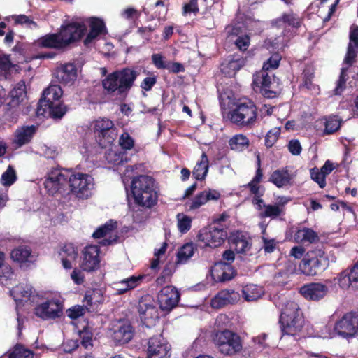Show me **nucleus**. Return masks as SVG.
<instances>
[{
	"label": "nucleus",
	"instance_id": "obj_1",
	"mask_svg": "<svg viewBox=\"0 0 358 358\" xmlns=\"http://www.w3.org/2000/svg\"><path fill=\"white\" fill-rule=\"evenodd\" d=\"M87 31L84 22H71L61 26L57 33L47 34L36 41L40 48L64 50L80 41Z\"/></svg>",
	"mask_w": 358,
	"mask_h": 358
},
{
	"label": "nucleus",
	"instance_id": "obj_2",
	"mask_svg": "<svg viewBox=\"0 0 358 358\" xmlns=\"http://www.w3.org/2000/svg\"><path fill=\"white\" fill-rule=\"evenodd\" d=\"M131 191L134 203L144 209H150L158 203L160 189L157 180L148 175L132 178Z\"/></svg>",
	"mask_w": 358,
	"mask_h": 358
},
{
	"label": "nucleus",
	"instance_id": "obj_3",
	"mask_svg": "<svg viewBox=\"0 0 358 358\" xmlns=\"http://www.w3.org/2000/svg\"><path fill=\"white\" fill-rule=\"evenodd\" d=\"M138 76V73L131 68L125 67L116 70L108 73L102 80V87L106 94L117 96L124 100L134 85Z\"/></svg>",
	"mask_w": 358,
	"mask_h": 358
},
{
	"label": "nucleus",
	"instance_id": "obj_4",
	"mask_svg": "<svg viewBox=\"0 0 358 358\" xmlns=\"http://www.w3.org/2000/svg\"><path fill=\"white\" fill-rule=\"evenodd\" d=\"M62 93V90L58 85L47 87L38 103L37 115H48L52 118H62L67 111V107L60 100Z\"/></svg>",
	"mask_w": 358,
	"mask_h": 358
},
{
	"label": "nucleus",
	"instance_id": "obj_5",
	"mask_svg": "<svg viewBox=\"0 0 358 358\" xmlns=\"http://www.w3.org/2000/svg\"><path fill=\"white\" fill-rule=\"evenodd\" d=\"M228 116L233 124L251 128L257 122L258 108L250 99H238L232 103Z\"/></svg>",
	"mask_w": 358,
	"mask_h": 358
},
{
	"label": "nucleus",
	"instance_id": "obj_6",
	"mask_svg": "<svg viewBox=\"0 0 358 358\" xmlns=\"http://www.w3.org/2000/svg\"><path fill=\"white\" fill-rule=\"evenodd\" d=\"M66 186L70 193L81 199H87L90 196L94 185V178L91 175L66 169Z\"/></svg>",
	"mask_w": 358,
	"mask_h": 358
},
{
	"label": "nucleus",
	"instance_id": "obj_7",
	"mask_svg": "<svg viewBox=\"0 0 358 358\" xmlns=\"http://www.w3.org/2000/svg\"><path fill=\"white\" fill-rule=\"evenodd\" d=\"M91 130L96 142L102 148L111 146L117 136L114 122L106 117H99L93 121Z\"/></svg>",
	"mask_w": 358,
	"mask_h": 358
},
{
	"label": "nucleus",
	"instance_id": "obj_8",
	"mask_svg": "<svg viewBox=\"0 0 358 358\" xmlns=\"http://www.w3.org/2000/svg\"><path fill=\"white\" fill-rule=\"evenodd\" d=\"M329 265V259L323 248H315L308 250L299 264L301 272L313 276L324 271Z\"/></svg>",
	"mask_w": 358,
	"mask_h": 358
},
{
	"label": "nucleus",
	"instance_id": "obj_9",
	"mask_svg": "<svg viewBox=\"0 0 358 358\" xmlns=\"http://www.w3.org/2000/svg\"><path fill=\"white\" fill-rule=\"evenodd\" d=\"M213 340L219 351L224 355H235L243 348L240 336L229 330L217 332Z\"/></svg>",
	"mask_w": 358,
	"mask_h": 358
},
{
	"label": "nucleus",
	"instance_id": "obj_10",
	"mask_svg": "<svg viewBox=\"0 0 358 358\" xmlns=\"http://www.w3.org/2000/svg\"><path fill=\"white\" fill-rule=\"evenodd\" d=\"M274 75L269 71L260 70L253 75L252 88L256 92L261 94L264 98L273 99L276 97Z\"/></svg>",
	"mask_w": 358,
	"mask_h": 358
},
{
	"label": "nucleus",
	"instance_id": "obj_11",
	"mask_svg": "<svg viewBox=\"0 0 358 358\" xmlns=\"http://www.w3.org/2000/svg\"><path fill=\"white\" fill-rule=\"evenodd\" d=\"M227 237V229L223 227L210 224L200 229L196 236L197 241L203 244V247L215 248L222 245Z\"/></svg>",
	"mask_w": 358,
	"mask_h": 358
},
{
	"label": "nucleus",
	"instance_id": "obj_12",
	"mask_svg": "<svg viewBox=\"0 0 358 358\" xmlns=\"http://www.w3.org/2000/svg\"><path fill=\"white\" fill-rule=\"evenodd\" d=\"M101 249L97 245H87L81 251L80 268L86 272H94L101 265Z\"/></svg>",
	"mask_w": 358,
	"mask_h": 358
},
{
	"label": "nucleus",
	"instance_id": "obj_13",
	"mask_svg": "<svg viewBox=\"0 0 358 358\" xmlns=\"http://www.w3.org/2000/svg\"><path fill=\"white\" fill-rule=\"evenodd\" d=\"M336 332L343 338H352L358 334V313L351 311L345 313L335 324Z\"/></svg>",
	"mask_w": 358,
	"mask_h": 358
},
{
	"label": "nucleus",
	"instance_id": "obj_14",
	"mask_svg": "<svg viewBox=\"0 0 358 358\" xmlns=\"http://www.w3.org/2000/svg\"><path fill=\"white\" fill-rule=\"evenodd\" d=\"M66 169H52L47 174L43 185L48 194L54 196L57 193H64L66 186Z\"/></svg>",
	"mask_w": 358,
	"mask_h": 358
},
{
	"label": "nucleus",
	"instance_id": "obj_15",
	"mask_svg": "<svg viewBox=\"0 0 358 358\" xmlns=\"http://www.w3.org/2000/svg\"><path fill=\"white\" fill-rule=\"evenodd\" d=\"M63 305L59 299H50L34 308V314L43 320H54L62 314Z\"/></svg>",
	"mask_w": 358,
	"mask_h": 358
},
{
	"label": "nucleus",
	"instance_id": "obj_16",
	"mask_svg": "<svg viewBox=\"0 0 358 358\" xmlns=\"http://www.w3.org/2000/svg\"><path fill=\"white\" fill-rule=\"evenodd\" d=\"M327 282L331 284L332 289H337L336 285L342 289H347L351 287L358 290V261L351 268L350 271H344L338 276Z\"/></svg>",
	"mask_w": 358,
	"mask_h": 358
},
{
	"label": "nucleus",
	"instance_id": "obj_17",
	"mask_svg": "<svg viewBox=\"0 0 358 358\" xmlns=\"http://www.w3.org/2000/svg\"><path fill=\"white\" fill-rule=\"evenodd\" d=\"M170 345L162 334L150 337L148 341L147 358H169Z\"/></svg>",
	"mask_w": 358,
	"mask_h": 358
},
{
	"label": "nucleus",
	"instance_id": "obj_18",
	"mask_svg": "<svg viewBox=\"0 0 358 358\" xmlns=\"http://www.w3.org/2000/svg\"><path fill=\"white\" fill-rule=\"evenodd\" d=\"M147 297L141 299L138 305V313L143 325L148 328L154 327L159 320V312L155 306L145 303Z\"/></svg>",
	"mask_w": 358,
	"mask_h": 358
},
{
	"label": "nucleus",
	"instance_id": "obj_19",
	"mask_svg": "<svg viewBox=\"0 0 358 358\" xmlns=\"http://www.w3.org/2000/svg\"><path fill=\"white\" fill-rule=\"evenodd\" d=\"M303 322L302 313H296V315H289L286 318L280 317L279 320L282 333L287 335H294L301 331Z\"/></svg>",
	"mask_w": 358,
	"mask_h": 358
},
{
	"label": "nucleus",
	"instance_id": "obj_20",
	"mask_svg": "<svg viewBox=\"0 0 358 358\" xmlns=\"http://www.w3.org/2000/svg\"><path fill=\"white\" fill-rule=\"evenodd\" d=\"M223 259L228 262H221L217 266H219L220 271L217 269V278L222 282L228 281L233 278L235 270L231 265V263L234 262L235 258L234 252L231 250H227L223 252Z\"/></svg>",
	"mask_w": 358,
	"mask_h": 358
},
{
	"label": "nucleus",
	"instance_id": "obj_21",
	"mask_svg": "<svg viewBox=\"0 0 358 358\" xmlns=\"http://www.w3.org/2000/svg\"><path fill=\"white\" fill-rule=\"evenodd\" d=\"M246 60V57L234 54L230 59L221 64L220 71L225 77L232 78L245 65Z\"/></svg>",
	"mask_w": 358,
	"mask_h": 358
},
{
	"label": "nucleus",
	"instance_id": "obj_22",
	"mask_svg": "<svg viewBox=\"0 0 358 358\" xmlns=\"http://www.w3.org/2000/svg\"><path fill=\"white\" fill-rule=\"evenodd\" d=\"M303 18L299 17L292 10L289 13H283L280 17L273 19L271 22L273 27L281 29L286 26L294 29H299L301 27Z\"/></svg>",
	"mask_w": 358,
	"mask_h": 358
},
{
	"label": "nucleus",
	"instance_id": "obj_23",
	"mask_svg": "<svg viewBox=\"0 0 358 358\" xmlns=\"http://www.w3.org/2000/svg\"><path fill=\"white\" fill-rule=\"evenodd\" d=\"M57 252L62 266L65 269H71L72 262L76 261L78 256L77 247L72 243H65L60 246Z\"/></svg>",
	"mask_w": 358,
	"mask_h": 358
},
{
	"label": "nucleus",
	"instance_id": "obj_24",
	"mask_svg": "<svg viewBox=\"0 0 358 358\" xmlns=\"http://www.w3.org/2000/svg\"><path fill=\"white\" fill-rule=\"evenodd\" d=\"M89 25L90 31L83 41L85 46L90 45L98 36L107 34L106 24L100 18L95 17L90 18Z\"/></svg>",
	"mask_w": 358,
	"mask_h": 358
},
{
	"label": "nucleus",
	"instance_id": "obj_25",
	"mask_svg": "<svg viewBox=\"0 0 358 358\" xmlns=\"http://www.w3.org/2000/svg\"><path fill=\"white\" fill-rule=\"evenodd\" d=\"M55 77L61 84L71 85L76 80L77 69L73 64H65L56 69Z\"/></svg>",
	"mask_w": 358,
	"mask_h": 358
},
{
	"label": "nucleus",
	"instance_id": "obj_26",
	"mask_svg": "<svg viewBox=\"0 0 358 358\" xmlns=\"http://www.w3.org/2000/svg\"><path fill=\"white\" fill-rule=\"evenodd\" d=\"M134 331L131 325L124 322L120 323L113 329V338L117 344H124L132 338Z\"/></svg>",
	"mask_w": 358,
	"mask_h": 358
},
{
	"label": "nucleus",
	"instance_id": "obj_27",
	"mask_svg": "<svg viewBox=\"0 0 358 358\" xmlns=\"http://www.w3.org/2000/svg\"><path fill=\"white\" fill-rule=\"evenodd\" d=\"M230 243L234 245L235 251L238 254L246 253L250 250L252 245L248 236L238 231L231 234Z\"/></svg>",
	"mask_w": 358,
	"mask_h": 358
},
{
	"label": "nucleus",
	"instance_id": "obj_28",
	"mask_svg": "<svg viewBox=\"0 0 358 358\" xmlns=\"http://www.w3.org/2000/svg\"><path fill=\"white\" fill-rule=\"evenodd\" d=\"M294 242L297 243L315 244L320 242L318 234L311 228L303 227L297 229L294 234Z\"/></svg>",
	"mask_w": 358,
	"mask_h": 358
},
{
	"label": "nucleus",
	"instance_id": "obj_29",
	"mask_svg": "<svg viewBox=\"0 0 358 358\" xmlns=\"http://www.w3.org/2000/svg\"><path fill=\"white\" fill-rule=\"evenodd\" d=\"M292 180V177L289 172L287 166L275 170L271 174L268 179L270 182L278 188L291 185Z\"/></svg>",
	"mask_w": 358,
	"mask_h": 358
},
{
	"label": "nucleus",
	"instance_id": "obj_30",
	"mask_svg": "<svg viewBox=\"0 0 358 358\" xmlns=\"http://www.w3.org/2000/svg\"><path fill=\"white\" fill-rule=\"evenodd\" d=\"M284 294L278 295V294L273 296V301L276 306H282V311L280 317L285 318L288 317L289 315H296V313H302L299 306L294 301H287L286 303L282 304V301L284 299Z\"/></svg>",
	"mask_w": 358,
	"mask_h": 358
},
{
	"label": "nucleus",
	"instance_id": "obj_31",
	"mask_svg": "<svg viewBox=\"0 0 358 358\" xmlns=\"http://www.w3.org/2000/svg\"><path fill=\"white\" fill-rule=\"evenodd\" d=\"M11 258L15 261L22 264H27L34 262V257L31 254V250L26 245H20L11 251Z\"/></svg>",
	"mask_w": 358,
	"mask_h": 358
},
{
	"label": "nucleus",
	"instance_id": "obj_32",
	"mask_svg": "<svg viewBox=\"0 0 358 358\" xmlns=\"http://www.w3.org/2000/svg\"><path fill=\"white\" fill-rule=\"evenodd\" d=\"M179 298L180 292H159L157 295L159 306L164 310H169L174 308Z\"/></svg>",
	"mask_w": 358,
	"mask_h": 358
},
{
	"label": "nucleus",
	"instance_id": "obj_33",
	"mask_svg": "<svg viewBox=\"0 0 358 358\" xmlns=\"http://www.w3.org/2000/svg\"><path fill=\"white\" fill-rule=\"evenodd\" d=\"M238 292H217L211 299V306L213 308H221L228 304L236 302L238 299Z\"/></svg>",
	"mask_w": 358,
	"mask_h": 358
},
{
	"label": "nucleus",
	"instance_id": "obj_34",
	"mask_svg": "<svg viewBox=\"0 0 358 358\" xmlns=\"http://www.w3.org/2000/svg\"><path fill=\"white\" fill-rule=\"evenodd\" d=\"M209 169V160L206 152H203L201 159L196 162L192 171V176L199 181L204 180Z\"/></svg>",
	"mask_w": 358,
	"mask_h": 358
},
{
	"label": "nucleus",
	"instance_id": "obj_35",
	"mask_svg": "<svg viewBox=\"0 0 358 358\" xmlns=\"http://www.w3.org/2000/svg\"><path fill=\"white\" fill-rule=\"evenodd\" d=\"M36 132V127L34 125L24 126L16 131L14 142L17 146L21 147L31 141Z\"/></svg>",
	"mask_w": 358,
	"mask_h": 358
},
{
	"label": "nucleus",
	"instance_id": "obj_36",
	"mask_svg": "<svg viewBox=\"0 0 358 358\" xmlns=\"http://www.w3.org/2000/svg\"><path fill=\"white\" fill-rule=\"evenodd\" d=\"M244 187L248 188L250 194L253 195L252 203L257 205L259 209L264 208V200L262 199V196L264 194V187L260 183L251 182H248Z\"/></svg>",
	"mask_w": 358,
	"mask_h": 358
},
{
	"label": "nucleus",
	"instance_id": "obj_37",
	"mask_svg": "<svg viewBox=\"0 0 358 358\" xmlns=\"http://www.w3.org/2000/svg\"><path fill=\"white\" fill-rule=\"evenodd\" d=\"M229 145L231 150L236 152H242L249 147L250 140L244 134H236L229 139Z\"/></svg>",
	"mask_w": 358,
	"mask_h": 358
},
{
	"label": "nucleus",
	"instance_id": "obj_38",
	"mask_svg": "<svg viewBox=\"0 0 358 358\" xmlns=\"http://www.w3.org/2000/svg\"><path fill=\"white\" fill-rule=\"evenodd\" d=\"M315 71L311 67H306L303 71V83L300 87H304L308 91L317 92L320 88L313 83Z\"/></svg>",
	"mask_w": 358,
	"mask_h": 358
},
{
	"label": "nucleus",
	"instance_id": "obj_39",
	"mask_svg": "<svg viewBox=\"0 0 358 358\" xmlns=\"http://www.w3.org/2000/svg\"><path fill=\"white\" fill-rule=\"evenodd\" d=\"M11 100L9 103L10 106H18L20 103L23 102L24 99L27 96L26 86L24 84H18L11 92H10Z\"/></svg>",
	"mask_w": 358,
	"mask_h": 358
},
{
	"label": "nucleus",
	"instance_id": "obj_40",
	"mask_svg": "<svg viewBox=\"0 0 358 358\" xmlns=\"http://www.w3.org/2000/svg\"><path fill=\"white\" fill-rule=\"evenodd\" d=\"M264 210L261 212L259 216L261 218L270 217L275 219L278 216L284 214V207L278 203L271 205H264Z\"/></svg>",
	"mask_w": 358,
	"mask_h": 358
},
{
	"label": "nucleus",
	"instance_id": "obj_41",
	"mask_svg": "<svg viewBox=\"0 0 358 358\" xmlns=\"http://www.w3.org/2000/svg\"><path fill=\"white\" fill-rule=\"evenodd\" d=\"M16 303L17 306H24L26 303H34L35 298L38 296L37 292H10Z\"/></svg>",
	"mask_w": 358,
	"mask_h": 358
},
{
	"label": "nucleus",
	"instance_id": "obj_42",
	"mask_svg": "<svg viewBox=\"0 0 358 358\" xmlns=\"http://www.w3.org/2000/svg\"><path fill=\"white\" fill-rule=\"evenodd\" d=\"M117 227V222L113 220H109L104 224L99 227L92 234L94 239L104 238Z\"/></svg>",
	"mask_w": 358,
	"mask_h": 358
},
{
	"label": "nucleus",
	"instance_id": "obj_43",
	"mask_svg": "<svg viewBox=\"0 0 358 358\" xmlns=\"http://www.w3.org/2000/svg\"><path fill=\"white\" fill-rule=\"evenodd\" d=\"M145 275H139L138 276L132 275L129 278L122 280L120 283L125 285L126 287L119 289L117 291H130L139 286L143 280L146 278Z\"/></svg>",
	"mask_w": 358,
	"mask_h": 358
},
{
	"label": "nucleus",
	"instance_id": "obj_44",
	"mask_svg": "<svg viewBox=\"0 0 358 358\" xmlns=\"http://www.w3.org/2000/svg\"><path fill=\"white\" fill-rule=\"evenodd\" d=\"M17 179L15 168L12 165H9L7 169L1 175L0 181L5 187H10L15 182Z\"/></svg>",
	"mask_w": 358,
	"mask_h": 358
},
{
	"label": "nucleus",
	"instance_id": "obj_45",
	"mask_svg": "<svg viewBox=\"0 0 358 358\" xmlns=\"http://www.w3.org/2000/svg\"><path fill=\"white\" fill-rule=\"evenodd\" d=\"M341 125V120L337 115L329 116L326 119L324 133L325 134H332L340 129Z\"/></svg>",
	"mask_w": 358,
	"mask_h": 358
},
{
	"label": "nucleus",
	"instance_id": "obj_46",
	"mask_svg": "<svg viewBox=\"0 0 358 358\" xmlns=\"http://www.w3.org/2000/svg\"><path fill=\"white\" fill-rule=\"evenodd\" d=\"M153 13L152 19L164 20L168 12V7L165 5L164 1L158 0L152 8Z\"/></svg>",
	"mask_w": 358,
	"mask_h": 358
},
{
	"label": "nucleus",
	"instance_id": "obj_47",
	"mask_svg": "<svg viewBox=\"0 0 358 358\" xmlns=\"http://www.w3.org/2000/svg\"><path fill=\"white\" fill-rule=\"evenodd\" d=\"M264 46L267 49L280 50L287 46V43L284 41L283 36H279L266 38L264 42Z\"/></svg>",
	"mask_w": 358,
	"mask_h": 358
},
{
	"label": "nucleus",
	"instance_id": "obj_48",
	"mask_svg": "<svg viewBox=\"0 0 358 358\" xmlns=\"http://www.w3.org/2000/svg\"><path fill=\"white\" fill-rule=\"evenodd\" d=\"M84 301H85L87 306L90 308V311L94 310V306L103 301V295L102 292H91L90 294L85 296Z\"/></svg>",
	"mask_w": 358,
	"mask_h": 358
},
{
	"label": "nucleus",
	"instance_id": "obj_49",
	"mask_svg": "<svg viewBox=\"0 0 358 358\" xmlns=\"http://www.w3.org/2000/svg\"><path fill=\"white\" fill-rule=\"evenodd\" d=\"M348 67H343L338 80L336 82V87L334 90L336 95H340L344 91L346 87V81L348 78Z\"/></svg>",
	"mask_w": 358,
	"mask_h": 358
},
{
	"label": "nucleus",
	"instance_id": "obj_50",
	"mask_svg": "<svg viewBox=\"0 0 358 358\" xmlns=\"http://www.w3.org/2000/svg\"><path fill=\"white\" fill-rule=\"evenodd\" d=\"M194 255V245L192 243H186L179 250L177 258L179 262L182 263Z\"/></svg>",
	"mask_w": 358,
	"mask_h": 358
},
{
	"label": "nucleus",
	"instance_id": "obj_51",
	"mask_svg": "<svg viewBox=\"0 0 358 358\" xmlns=\"http://www.w3.org/2000/svg\"><path fill=\"white\" fill-rule=\"evenodd\" d=\"M86 311H90V308L86 305H76L66 310V313L69 317L72 320H76L84 315Z\"/></svg>",
	"mask_w": 358,
	"mask_h": 358
},
{
	"label": "nucleus",
	"instance_id": "obj_52",
	"mask_svg": "<svg viewBox=\"0 0 358 358\" xmlns=\"http://www.w3.org/2000/svg\"><path fill=\"white\" fill-rule=\"evenodd\" d=\"M281 130L280 127H274L270 129L265 136V146L271 148L278 140Z\"/></svg>",
	"mask_w": 358,
	"mask_h": 358
},
{
	"label": "nucleus",
	"instance_id": "obj_53",
	"mask_svg": "<svg viewBox=\"0 0 358 358\" xmlns=\"http://www.w3.org/2000/svg\"><path fill=\"white\" fill-rule=\"evenodd\" d=\"M9 358H34V353L22 345H16Z\"/></svg>",
	"mask_w": 358,
	"mask_h": 358
},
{
	"label": "nucleus",
	"instance_id": "obj_54",
	"mask_svg": "<svg viewBox=\"0 0 358 358\" xmlns=\"http://www.w3.org/2000/svg\"><path fill=\"white\" fill-rule=\"evenodd\" d=\"M178 218V227L181 233H187L191 228L192 219L190 217L185 215L182 213H179L177 215Z\"/></svg>",
	"mask_w": 358,
	"mask_h": 358
},
{
	"label": "nucleus",
	"instance_id": "obj_55",
	"mask_svg": "<svg viewBox=\"0 0 358 358\" xmlns=\"http://www.w3.org/2000/svg\"><path fill=\"white\" fill-rule=\"evenodd\" d=\"M207 202L208 201L203 192H201L196 194L189 203H187L185 206L189 210H196Z\"/></svg>",
	"mask_w": 358,
	"mask_h": 358
},
{
	"label": "nucleus",
	"instance_id": "obj_56",
	"mask_svg": "<svg viewBox=\"0 0 358 358\" xmlns=\"http://www.w3.org/2000/svg\"><path fill=\"white\" fill-rule=\"evenodd\" d=\"M310 174L311 179L317 182L320 188L323 189L326 186V178L318 168L310 169Z\"/></svg>",
	"mask_w": 358,
	"mask_h": 358
},
{
	"label": "nucleus",
	"instance_id": "obj_57",
	"mask_svg": "<svg viewBox=\"0 0 358 358\" xmlns=\"http://www.w3.org/2000/svg\"><path fill=\"white\" fill-rule=\"evenodd\" d=\"M198 22L201 27L207 29H212L215 27L213 15L208 10H206L203 15L198 19Z\"/></svg>",
	"mask_w": 358,
	"mask_h": 358
},
{
	"label": "nucleus",
	"instance_id": "obj_58",
	"mask_svg": "<svg viewBox=\"0 0 358 358\" xmlns=\"http://www.w3.org/2000/svg\"><path fill=\"white\" fill-rule=\"evenodd\" d=\"M281 56L278 53L272 55L268 60L264 63L262 70L268 71L269 69H275L279 66Z\"/></svg>",
	"mask_w": 358,
	"mask_h": 358
},
{
	"label": "nucleus",
	"instance_id": "obj_59",
	"mask_svg": "<svg viewBox=\"0 0 358 358\" xmlns=\"http://www.w3.org/2000/svg\"><path fill=\"white\" fill-rule=\"evenodd\" d=\"M11 17L15 20V24H25L29 28H31L32 27L36 28L38 27L36 22L25 15H12Z\"/></svg>",
	"mask_w": 358,
	"mask_h": 358
},
{
	"label": "nucleus",
	"instance_id": "obj_60",
	"mask_svg": "<svg viewBox=\"0 0 358 358\" xmlns=\"http://www.w3.org/2000/svg\"><path fill=\"white\" fill-rule=\"evenodd\" d=\"M119 144L124 150H131L134 146V140L127 132H124L119 138Z\"/></svg>",
	"mask_w": 358,
	"mask_h": 358
},
{
	"label": "nucleus",
	"instance_id": "obj_61",
	"mask_svg": "<svg viewBox=\"0 0 358 358\" xmlns=\"http://www.w3.org/2000/svg\"><path fill=\"white\" fill-rule=\"evenodd\" d=\"M358 48L348 45L347 52L344 58V63L348 66H352L356 60Z\"/></svg>",
	"mask_w": 358,
	"mask_h": 358
},
{
	"label": "nucleus",
	"instance_id": "obj_62",
	"mask_svg": "<svg viewBox=\"0 0 358 358\" xmlns=\"http://www.w3.org/2000/svg\"><path fill=\"white\" fill-rule=\"evenodd\" d=\"M250 38L248 35H242L238 36L234 44L241 51H245L250 45Z\"/></svg>",
	"mask_w": 358,
	"mask_h": 358
},
{
	"label": "nucleus",
	"instance_id": "obj_63",
	"mask_svg": "<svg viewBox=\"0 0 358 358\" xmlns=\"http://www.w3.org/2000/svg\"><path fill=\"white\" fill-rule=\"evenodd\" d=\"M152 62L157 69H166L169 61L164 60L161 54H153L152 55Z\"/></svg>",
	"mask_w": 358,
	"mask_h": 358
},
{
	"label": "nucleus",
	"instance_id": "obj_64",
	"mask_svg": "<svg viewBox=\"0 0 358 358\" xmlns=\"http://www.w3.org/2000/svg\"><path fill=\"white\" fill-rule=\"evenodd\" d=\"M350 41L348 45H351L353 47L358 48V26L352 25L350 27V34H349Z\"/></svg>",
	"mask_w": 358,
	"mask_h": 358
}]
</instances>
